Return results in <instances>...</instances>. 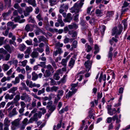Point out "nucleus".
Masks as SVG:
<instances>
[{"mask_svg":"<svg viewBox=\"0 0 130 130\" xmlns=\"http://www.w3.org/2000/svg\"><path fill=\"white\" fill-rule=\"evenodd\" d=\"M50 83L51 85H53V86L51 87H50L49 86L47 87L46 89V91L47 92H56L59 88L58 87L54 86L56 85V82L53 79H51Z\"/></svg>","mask_w":130,"mask_h":130,"instance_id":"obj_1","label":"nucleus"},{"mask_svg":"<svg viewBox=\"0 0 130 130\" xmlns=\"http://www.w3.org/2000/svg\"><path fill=\"white\" fill-rule=\"evenodd\" d=\"M123 27L121 24H120L118 26V28L117 27H114L112 30V35L114 36L116 34H120L123 30Z\"/></svg>","mask_w":130,"mask_h":130,"instance_id":"obj_2","label":"nucleus"},{"mask_svg":"<svg viewBox=\"0 0 130 130\" xmlns=\"http://www.w3.org/2000/svg\"><path fill=\"white\" fill-rule=\"evenodd\" d=\"M47 105L46 108L49 109V112L51 113L56 109V106L54 105H52V101H49L47 103Z\"/></svg>","mask_w":130,"mask_h":130,"instance_id":"obj_3","label":"nucleus"},{"mask_svg":"<svg viewBox=\"0 0 130 130\" xmlns=\"http://www.w3.org/2000/svg\"><path fill=\"white\" fill-rule=\"evenodd\" d=\"M80 6L79 4H77V3L75 4L73 7L71 8V10L72 11L71 12L72 13L75 12L78 13L79 11V7Z\"/></svg>","mask_w":130,"mask_h":130,"instance_id":"obj_4","label":"nucleus"},{"mask_svg":"<svg viewBox=\"0 0 130 130\" xmlns=\"http://www.w3.org/2000/svg\"><path fill=\"white\" fill-rule=\"evenodd\" d=\"M41 71L43 73L44 77L48 78L52 75V74L49 70H46L45 71L44 69L42 68L41 69Z\"/></svg>","mask_w":130,"mask_h":130,"instance_id":"obj_5","label":"nucleus"},{"mask_svg":"<svg viewBox=\"0 0 130 130\" xmlns=\"http://www.w3.org/2000/svg\"><path fill=\"white\" fill-rule=\"evenodd\" d=\"M92 63L89 60H88L85 61L84 63V66L86 68V71L88 72L91 69Z\"/></svg>","mask_w":130,"mask_h":130,"instance_id":"obj_6","label":"nucleus"},{"mask_svg":"<svg viewBox=\"0 0 130 130\" xmlns=\"http://www.w3.org/2000/svg\"><path fill=\"white\" fill-rule=\"evenodd\" d=\"M38 38L39 42H43L45 44L47 43L48 40L43 36H38Z\"/></svg>","mask_w":130,"mask_h":130,"instance_id":"obj_7","label":"nucleus"},{"mask_svg":"<svg viewBox=\"0 0 130 130\" xmlns=\"http://www.w3.org/2000/svg\"><path fill=\"white\" fill-rule=\"evenodd\" d=\"M63 52L62 48L60 47H57L55 51L53 52V56H56L58 54H61Z\"/></svg>","mask_w":130,"mask_h":130,"instance_id":"obj_8","label":"nucleus"},{"mask_svg":"<svg viewBox=\"0 0 130 130\" xmlns=\"http://www.w3.org/2000/svg\"><path fill=\"white\" fill-rule=\"evenodd\" d=\"M73 19V17L72 16V14L70 13H68L67 17L63 20L64 22H70Z\"/></svg>","mask_w":130,"mask_h":130,"instance_id":"obj_9","label":"nucleus"},{"mask_svg":"<svg viewBox=\"0 0 130 130\" xmlns=\"http://www.w3.org/2000/svg\"><path fill=\"white\" fill-rule=\"evenodd\" d=\"M80 24L82 26V30L84 31L87 29L88 26L84 21H82Z\"/></svg>","mask_w":130,"mask_h":130,"instance_id":"obj_10","label":"nucleus"},{"mask_svg":"<svg viewBox=\"0 0 130 130\" xmlns=\"http://www.w3.org/2000/svg\"><path fill=\"white\" fill-rule=\"evenodd\" d=\"M113 50V48L112 47H110L109 51L108 54V57L109 59L111 60H112V57L113 56V53L112 51Z\"/></svg>","mask_w":130,"mask_h":130,"instance_id":"obj_11","label":"nucleus"},{"mask_svg":"<svg viewBox=\"0 0 130 130\" xmlns=\"http://www.w3.org/2000/svg\"><path fill=\"white\" fill-rule=\"evenodd\" d=\"M33 26L34 27H35L36 29L34 30L35 32L36 35H39L40 33L42 31V30L36 25H33Z\"/></svg>","mask_w":130,"mask_h":130,"instance_id":"obj_12","label":"nucleus"},{"mask_svg":"<svg viewBox=\"0 0 130 130\" xmlns=\"http://www.w3.org/2000/svg\"><path fill=\"white\" fill-rule=\"evenodd\" d=\"M4 47L10 54L11 53L12 51L13 50V47H11L9 44H6L4 46Z\"/></svg>","mask_w":130,"mask_h":130,"instance_id":"obj_13","label":"nucleus"},{"mask_svg":"<svg viewBox=\"0 0 130 130\" xmlns=\"http://www.w3.org/2000/svg\"><path fill=\"white\" fill-rule=\"evenodd\" d=\"M76 92L75 91H69L68 93H67L65 96L66 98L68 99L70 98H71L72 96Z\"/></svg>","mask_w":130,"mask_h":130,"instance_id":"obj_14","label":"nucleus"},{"mask_svg":"<svg viewBox=\"0 0 130 130\" xmlns=\"http://www.w3.org/2000/svg\"><path fill=\"white\" fill-rule=\"evenodd\" d=\"M69 28L70 29H77L78 28V26L77 24H76L75 22H73L72 23L71 25H68Z\"/></svg>","mask_w":130,"mask_h":130,"instance_id":"obj_15","label":"nucleus"},{"mask_svg":"<svg viewBox=\"0 0 130 130\" xmlns=\"http://www.w3.org/2000/svg\"><path fill=\"white\" fill-rule=\"evenodd\" d=\"M21 98L20 93L18 92V94L16 95L13 99V103H17L20 100Z\"/></svg>","mask_w":130,"mask_h":130,"instance_id":"obj_16","label":"nucleus"},{"mask_svg":"<svg viewBox=\"0 0 130 130\" xmlns=\"http://www.w3.org/2000/svg\"><path fill=\"white\" fill-rule=\"evenodd\" d=\"M20 121V120L19 118L16 119L11 122V124L15 126H18L19 125Z\"/></svg>","mask_w":130,"mask_h":130,"instance_id":"obj_17","label":"nucleus"},{"mask_svg":"<svg viewBox=\"0 0 130 130\" xmlns=\"http://www.w3.org/2000/svg\"><path fill=\"white\" fill-rule=\"evenodd\" d=\"M27 61L26 60H25L23 61H20L19 62L18 66H22L24 67L26 66V64L27 63Z\"/></svg>","mask_w":130,"mask_h":130,"instance_id":"obj_18","label":"nucleus"},{"mask_svg":"<svg viewBox=\"0 0 130 130\" xmlns=\"http://www.w3.org/2000/svg\"><path fill=\"white\" fill-rule=\"evenodd\" d=\"M68 110V106H66L64 108H62L59 111V113L61 115L65 111L67 112Z\"/></svg>","mask_w":130,"mask_h":130,"instance_id":"obj_19","label":"nucleus"},{"mask_svg":"<svg viewBox=\"0 0 130 130\" xmlns=\"http://www.w3.org/2000/svg\"><path fill=\"white\" fill-rule=\"evenodd\" d=\"M27 3L29 4L32 5L33 7L36 6L37 4L35 0H28Z\"/></svg>","mask_w":130,"mask_h":130,"instance_id":"obj_20","label":"nucleus"},{"mask_svg":"<svg viewBox=\"0 0 130 130\" xmlns=\"http://www.w3.org/2000/svg\"><path fill=\"white\" fill-rule=\"evenodd\" d=\"M10 120H9L8 118L7 117L6 118L4 121V126H9L10 125Z\"/></svg>","mask_w":130,"mask_h":130,"instance_id":"obj_21","label":"nucleus"},{"mask_svg":"<svg viewBox=\"0 0 130 130\" xmlns=\"http://www.w3.org/2000/svg\"><path fill=\"white\" fill-rule=\"evenodd\" d=\"M18 88L17 87H13L10 89L8 90V92L9 93H13V94H15V95L16 93L15 92V91Z\"/></svg>","mask_w":130,"mask_h":130,"instance_id":"obj_22","label":"nucleus"},{"mask_svg":"<svg viewBox=\"0 0 130 130\" xmlns=\"http://www.w3.org/2000/svg\"><path fill=\"white\" fill-rule=\"evenodd\" d=\"M78 85V83L72 84L71 85V87L70 88V89L72 91H75L76 92L77 89L75 88Z\"/></svg>","mask_w":130,"mask_h":130,"instance_id":"obj_23","label":"nucleus"},{"mask_svg":"<svg viewBox=\"0 0 130 130\" xmlns=\"http://www.w3.org/2000/svg\"><path fill=\"white\" fill-rule=\"evenodd\" d=\"M63 93L64 92L62 90H58L57 96L59 99V100L61 98L60 96H62L63 94Z\"/></svg>","mask_w":130,"mask_h":130,"instance_id":"obj_24","label":"nucleus"},{"mask_svg":"<svg viewBox=\"0 0 130 130\" xmlns=\"http://www.w3.org/2000/svg\"><path fill=\"white\" fill-rule=\"evenodd\" d=\"M15 95V94H11L10 95L8 94H7L5 96V98L6 100H12L14 97V96Z\"/></svg>","mask_w":130,"mask_h":130,"instance_id":"obj_25","label":"nucleus"},{"mask_svg":"<svg viewBox=\"0 0 130 130\" xmlns=\"http://www.w3.org/2000/svg\"><path fill=\"white\" fill-rule=\"evenodd\" d=\"M75 61L74 59L72 58H71L69 63V67H71V68H72L74 66Z\"/></svg>","mask_w":130,"mask_h":130,"instance_id":"obj_26","label":"nucleus"},{"mask_svg":"<svg viewBox=\"0 0 130 130\" xmlns=\"http://www.w3.org/2000/svg\"><path fill=\"white\" fill-rule=\"evenodd\" d=\"M32 79L33 81L36 80L38 78V75L35 73V72H33L32 73Z\"/></svg>","mask_w":130,"mask_h":130,"instance_id":"obj_27","label":"nucleus"},{"mask_svg":"<svg viewBox=\"0 0 130 130\" xmlns=\"http://www.w3.org/2000/svg\"><path fill=\"white\" fill-rule=\"evenodd\" d=\"M108 113L111 116H113L114 114H117L116 109L115 108H112L109 112H108Z\"/></svg>","mask_w":130,"mask_h":130,"instance_id":"obj_28","label":"nucleus"},{"mask_svg":"<svg viewBox=\"0 0 130 130\" xmlns=\"http://www.w3.org/2000/svg\"><path fill=\"white\" fill-rule=\"evenodd\" d=\"M7 26H10L12 27V29L15 28L17 25V24H13V23L11 22H8L7 24Z\"/></svg>","mask_w":130,"mask_h":130,"instance_id":"obj_29","label":"nucleus"},{"mask_svg":"<svg viewBox=\"0 0 130 130\" xmlns=\"http://www.w3.org/2000/svg\"><path fill=\"white\" fill-rule=\"evenodd\" d=\"M114 12L112 11H108L106 14V17L109 18L112 17L114 14Z\"/></svg>","mask_w":130,"mask_h":130,"instance_id":"obj_30","label":"nucleus"},{"mask_svg":"<svg viewBox=\"0 0 130 130\" xmlns=\"http://www.w3.org/2000/svg\"><path fill=\"white\" fill-rule=\"evenodd\" d=\"M20 82V78L18 76L15 77V80H13L12 81V83L14 85H16L19 83Z\"/></svg>","mask_w":130,"mask_h":130,"instance_id":"obj_31","label":"nucleus"},{"mask_svg":"<svg viewBox=\"0 0 130 130\" xmlns=\"http://www.w3.org/2000/svg\"><path fill=\"white\" fill-rule=\"evenodd\" d=\"M10 66L7 64H4L3 65V68L4 71H7L9 68Z\"/></svg>","mask_w":130,"mask_h":130,"instance_id":"obj_32","label":"nucleus"},{"mask_svg":"<svg viewBox=\"0 0 130 130\" xmlns=\"http://www.w3.org/2000/svg\"><path fill=\"white\" fill-rule=\"evenodd\" d=\"M26 83L27 86L30 88H32L33 86L32 82L31 81H29V80L27 79L26 82Z\"/></svg>","mask_w":130,"mask_h":130,"instance_id":"obj_33","label":"nucleus"},{"mask_svg":"<svg viewBox=\"0 0 130 130\" xmlns=\"http://www.w3.org/2000/svg\"><path fill=\"white\" fill-rule=\"evenodd\" d=\"M91 34L89 32L88 34V39L89 42L91 43H92L93 42V39L91 37Z\"/></svg>","mask_w":130,"mask_h":130,"instance_id":"obj_34","label":"nucleus"},{"mask_svg":"<svg viewBox=\"0 0 130 130\" xmlns=\"http://www.w3.org/2000/svg\"><path fill=\"white\" fill-rule=\"evenodd\" d=\"M46 67L47 69L46 70H49L52 72V73H53L54 72V69L50 64H48V65Z\"/></svg>","mask_w":130,"mask_h":130,"instance_id":"obj_35","label":"nucleus"},{"mask_svg":"<svg viewBox=\"0 0 130 130\" xmlns=\"http://www.w3.org/2000/svg\"><path fill=\"white\" fill-rule=\"evenodd\" d=\"M39 53L36 51H33L32 53L31 56L33 58H37L38 57Z\"/></svg>","mask_w":130,"mask_h":130,"instance_id":"obj_36","label":"nucleus"},{"mask_svg":"<svg viewBox=\"0 0 130 130\" xmlns=\"http://www.w3.org/2000/svg\"><path fill=\"white\" fill-rule=\"evenodd\" d=\"M122 22L123 23L124 26V30H125L127 28V26L126 21L125 20H122Z\"/></svg>","mask_w":130,"mask_h":130,"instance_id":"obj_37","label":"nucleus"},{"mask_svg":"<svg viewBox=\"0 0 130 130\" xmlns=\"http://www.w3.org/2000/svg\"><path fill=\"white\" fill-rule=\"evenodd\" d=\"M26 46L24 44H20L19 47V50L21 51H23L25 49Z\"/></svg>","mask_w":130,"mask_h":130,"instance_id":"obj_38","label":"nucleus"},{"mask_svg":"<svg viewBox=\"0 0 130 130\" xmlns=\"http://www.w3.org/2000/svg\"><path fill=\"white\" fill-rule=\"evenodd\" d=\"M25 29L27 32H28L29 31H31L32 30L30 29V27L29 24H27L26 25Z\"/></svg>","mask_w":130,"mask_h":130,"instance_id":"obj_39","label":"nucleus"},{"mask_svg":"<svg viewBox=\"0 0 130 130\" xmlns=\"http://www.w3.org/2000/svg\"><path fill=\"white\" fill-rule=\"evenodd\" d=\"M54 95L53 94H51L50 95H49V97H48L47 96H45L44 97H42V99H43L44 101H46L48 100H51L52 98L51 96V95Z\"/></svg>","mask_w":130,"mask_h":130,"instance_id":"obj_40","label":"nucleus"},{"mask_svg":"<svg viewBox=\"0 0 130 130\" xmlns=\"http://www.w3.org/2000/svg\"><path fill=\"white\" fill-rule=\"evenodd\" d=\"M25 10L26 12L30 13L32 11L33 8L31 6L27 7L26 8Z\"/></svg>","mask_w":130,"mask_h":130,"instance_id":"obj_41","label":"nucleus"},{"mask_svg":"<svg viewBox=\"0 0 130 130\" xmlns=\"http://www.w3.org/2000/svg\"><path fill=\"white\" fill-rule=\"evenodd\" d=\"M36 101L37 100L36 99H34L33 100L31 104L32 108L35 107L37 106Z\"/></svg>","mask_w":130,"mask_h":130,"instance_id":"obj_42","label":"nucleus"},{"mask_svg":"<svg viewBox=\"0 0 130 130\" xmlns=\"http://www.w3.org/2000/svg\"><path fill=\"white\" fill-rule=\"evenodd\" d=\"M60 7L66 10H68V4H63L61 5Z\"/></svg>","mask_w":130,"mask_h":130,"instance_id":"obj_43","label":"nucleus"},{"mask_svg":"<svg viewBox=\"0 0 130 130\" xmlns=\"http://www.w3.org/2000/svg\"><path fill=\"white\" fill-rule=\"evenodd\" d=\"M45 88H43L41 90H38L37 95H40L42 94H43L45 92Z\"/></svg>","mask_w":130,"mask_h":130,"instance_id":"obj_44","label":"nucleus"},{"mask_svg":"<svg viewBox=\"0 0 130 130\" xmlns=\"http://www.w3.org/2000/svg\"><path fill=\"white\" fill-rule=\"evenodd\" d=\"M57 0H49V2L51 6H53L56 4Z\"/></svg>","mask_w":130,"mask_h":130,"instance_id":"obj_45","label":"nucleus"},{"mask_svg":"<svg viewBox=\"0 0 130 130\" xmlns=\"http://www.w3.org/2000/svg\"><path fill=\"white\" fill-rule=\"evenodd\" d=\"M37 19L39 21H43V18L42 17L41 14H39L36 17Z\"/></svg>","mask_w":130,"mask_h":130,"instance_id":"obj_46","label":"nucleus"},{"mask_svg":"<svg viewBox=\"0 0 130 130\" xmlns=\"http://www.w3.org/2000/svg\"><path fill=\"white\" fill-rule=\"evenodd\" d=\"M78 42L77 40H74L72 43V44L71 46H72L73 47L75 48H76L77 46Z\"/></svg>","mask_w":130,"mask_h":130,"instance_id":"obj_47","label":"nucleus"},{"mask_svg":"<svg viewBox=\"0 0 130 130\" xmlns=\"http://www.w3.org/2000/svg\"><path fill=\"white\" fill-rule=\"evenodd\" d=\"M53 78L55 80H58L60 78V76L58 74L55 73L53 76Z\"/></svg>","mask_w":130,"mask_h":130,"instance_id":"obj_48","label":"nucleus"},{"mask_svg":"<svg viewBox=\"0 0 130 130\" xmlns=\"http://www.w3.org/2000/svg\"><path fill=\"white\" fill-rule=\"evenodd\" d=\"M13 64L14 66L15 67H17L18 66V61L17 60H12Z\"/></svg>","mask_w":130,"mask_h":130,"instance_id":"obj_49","label":"nucleus"},{"mask_svg":"<svg viewBox=\"0 0 130 130\" xmlns=\"http://www.w3.org/2000/svg\"><path fill=\"white\" fill-rule=\"evenodd\" d=\"M10 57V54L8 53L6 54L5 56V58L3 60H5L6 61H8Z\"/></svg>","mask_w":130,"mask_h":130,"instance_id":"obj_50","label":"nucleus"},{"mask_svg":"<svg viewBox=\"0 0 130 130\" xmlns=\"http://www.w3.org/2000/svg\"><path fill=\"white\" fill-rule=\"evenodd\" d=\"M92 49V47L90 45H87V48L86 49V50L87 52L88 53L90 52Z\"/></svg>","mask_w":130,"mask_h":130,"instance_id":"obj_51","label":"nucleus"},{"mask_svg":"<svg viewBox=\"0 0 130 130\" xmlns=\"http://www.w3.org/2000/svg\"><path fill=\"white\" fill-rule=\"evenodd\" d=\"M67 60H66L65 59H62V61L61 62V64L64 66H66L67 65Z\"/></svg>","mask_w":130,"mask_h":130,"instance_id":"obj_52","label":"nucleus"},{"mask_svg":"<svg viewBox=\"0 0 130 130\" xmlns=\"http://www.w3.org/2000/svg\"><path fill=\"white\" fill-rule=\"evenodd\" d=\"M31 51V49L30 47H28L26 50L25 53L26 54H28L29 55L30 54Z\"/></svg>","mask_w":130,"mask_h":130,"instance_id":"obj_53","label":"nucleus"},{"mask_svg":"<svg viewBox=\"0 0 130 130\" xmlns=\"http://www.w3.org/2000/svg\"><path fill=\"white\" fill-rule=\"evenodd\" d=\"M67 76V75H64L62 78L60 80L62 83H64L66 82V78Z\"/></svg>","mask_w":130,"mask_h":130,"instance_id":"obj_54","label":"nucleus"},{"mask_svg":"<svg viewBox=\"0 0 130 130\" xmlns=\"http://www.w3.org/2000/svg\"><path fill=\"white\" fill-rule=\"evenodd\" d=\"M40 64H38V65L44 68L45 67L46 62H41Z\"/></svg>","mask_w":130,"mask_h":130,"instance_id":"obj_55","label":"nucleus"},{"mask_svg":"<svg viewBox=\"0 0 130 130\" xmlns=\"http://www.w3.org/2000/svg\"><path fill=\"white\" fill-rule=\"evenodd\" d=\"M24 100H26L27 101H30L31 100V98L29 95L28 94L26 95L25 96H24Z\"/></svg>","mask_w":130,"mask_h":130,"instance_id":"obj_56","label":"nucleus"},{"mask_svg":"<svg viewBox=\"0 0 130 130\" xmlns=\"http://www.w3.org/2000/svg\"><path fill=\"white\" fill-rule=\"evenodd\" d=\"M9 43L11 45L13 44L14 46H17V44L15 41L12 40H9Z\"/></svg>","mask_w":130,"mask_h":130,"instance_id":"obj_57","label":"nucleus"},{"mask_svg":"<svg viewBox=\"0 0 130 130\" xmlns=\"http://www.w3.org/2000/svg\"><path fill=\"white\" fill-rule=\"evenodd\" d=\"M9 29H7L5 31H3V34L4 36H8L9 32Z\"/></svg>","mask_w":130,"mask_h":130,"instance_id":"obj_58","label":"nucleus"},{"mask_svg":"<svg viewBox=\"0 0 130 130\" xmlns=\"http://www.w3.org/2000/svg\"><path fill=\"white\" fill-rule=\"evenodd\" d=\"M77 32L76 31H73L72 33V38H74L77 37Z\"/></svg>","mask_w":130,"mask_h":130,"instance_id":"obj_59","label":"nucleus"},{"mask_svg":"<svg viewBox=\"0 0 130 130\" xmlns=\"http://www.w3.org/2000/svg\"><path fill=\"white\" fill-rule=\"evenodd\" d=\"M129 3H128L126 1H124L123 4V6H122V8L126 7L128 6Z\"/></svg>","mask_w":130,"mask_h":130,"instance_id":"obj_60","label":"nucleus"},{"mask_svg":"<svg viewBox=\"0 0 130 130\" xmlns=\"http://www.w3.org/2000/svg\"><path fill=\"white\" fill-rule=\"evenodd\" d=\"M46 46H45V51L46 52L48 53L50 52V47L48 46V44L47 43L45 44Z\"/></svg>","mask_w":130,"mask_h":130,"instance_id":"obj_61","label":"nucleus"},{"mask_svg":"<svg viewBox=\"0 0 130 130\" xmlns=\"http://www.w3.org/2000/svg\"><path fill=\"white\" fill-rule=\"evenodd\" d=\"M63 44L62 43H61L59 42H57L56 44V45L57 47H62L63 46Z\"/></svg>","mask_w":130,"mask_h":130,"instance_id":"obj_62","label":"nucleus"},{"mask_svg":"<svg viewBox=\"0 0 130 130\" xmlns=\"http://www.w3.org/2000/svg\"><path fill=\"white\" fill-rule=\"evenodd\" d=\"M62 120H60L59 123H58L57 125L56 129H58L61 127L62 125Z\"/></svg>","mask_w":130,"mask_h":130,"instance_id":"obj_63","label":"nucleus"},{"mask_svg":"<svg viewBox=\"0 0 130 130\" xmlns=\"http://www.w3.org/2000/svg\"><path fill=\"white\" fill-rule=\"evenodd\" d=\"M24 56V54H19L17 56V58L20 59L21 60L23 59Z\"/></svg>","mask_w":130,"mask_h":130,"instance_id":"obj_64","label":"nucleus"}]
</instances>
